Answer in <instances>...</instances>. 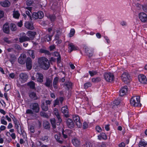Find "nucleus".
<instances>
[{"label": "nucleus", "mask_w": 147, "mask_h": 147, "mask_svg": "<svg viewBox=\"0 0 147 147\" xmlns=\"http://www.w3.org/2000/svg\"><path fill=\"white\" fill-rule=\"evenodd\" d=\"M38 63L40 68L44 70H47L50 67V63L48 60L44 57H41L39 58Z\"/></svg>", "instance_id": "obj_1"}, {"label": "nucleus", "mask_w": 147, "mask_h": 147, "mask_svg": "<svg viewBox=\"0 0 147 147\" xmlns=\"http://www.w3.org/2000/svg\"><path fill=\"white\" fill-rule=\"evenodd\" d=\"M130 103L131 105L134 107L141 106L140 103V97L139 96H134L131 98L130 100Z\"/></svg>", "instance_id": "obj_2"}, {"label": "nucleus", "mask_w": 147, "mask_h": 147, "mask_svg": "<svg viewBox=\"0 0 147 147\" xmlns=\"http://www.w3.org/2000/svg\"><path fill=\"white\" fill-rule=\"evenodd\" d=\"M104 77L106 80L108 82H111L114 80V75L110 72L105 73Z\"/></svg>", "instance_id": "obj_3"}, {"label": "nucleus", "mask_w": 147, "mask_h": 147, "mask_svg": "<svg viewBox=\"0 0 147 147\" xmlns=\"http://www.w3.org/2000/svg\"><path fill=\"white\" fill-rule=\"evenodd\" d=\"M121 78L122 81L125 83H129L130 81V76L128 74L127 72H124L122 74Z\"/></svg>", "instance_id": "obj_4"}, {"label": "nucleus", "mask_w": 147, "mask_h": 147, "mask_svg": "<svg viewBox=\"0 0 147 147\" xmlns=\"http://www.w3.org/2000/svg\"><path fill=\"white\" fill-rule=\"evenodd\" d=\"M19 77V80L22 83L26 82L28 79V76L27 74L24 73L20 74Z\"/></svg>", "instance_id": "obj_5"}, {"label": "nucleus", "mask_w": 147, "mask_h": 147, "mask_svg": "<svg viewBox=\"0 0 147 147\" xmlns=\"http://www.w3.org/2000/svg\"><path fill=\"white\" fill-rule=\"evenodd\" d=\"M73 119L77 127L79 128L81 127L82 126V123L80 121L79 116L77 115H74L73 116Z\"/></svg>", "instance_id": "obj_6"}, {"label": "nucleus", "mask_w": 147, "mask_h": 147, "mask_svg": "<svg viewBox=\"0 0 147 147\" xmlns=\"http://www.w3.org/2000/svg\"><path fill=\"white\" fill-rule=\"evenodd\" d=\"M53 113L57 117L58 119V122H57L56 124L57 125H59L62 121V119L58 112V110L57 108H55L54 109Z\"/></svg>", "instance_id": "obj_7"}, {"label": "nucleus", "mask_w": 147, "mask_h": 147, "mask_svg": "<svg viewBox=\"0 0 147 147\" xmlns=\"http://www.w3.org/2000/svg\"><path fill=\"white\" fill-rule=\"evenodd\" d=\"M30 107L35 113H38L39 112V108L38 103L35 102L31 104Z\"/></svg>", "instance_id": "obj_8"}, {"label": "nucleus", "mask_w": 147, "mask_h": 147, "mask_svg": "<svg viewBox=\"0 0 147 147\" xmlns=\"http://www.w3.org/2000/svg\"><path fill=\"white\" fill-rule=\"evenodd\" d=\"M139 17L141 21L143 22H147V15L144 12L140 13L139 14Z\"/></svg>", "instance_id": "obj_9"}, {"label": "nucleus", "mask_w": 147, "mask_h": 147, "mask_svg": "<svg viewBox=\"0 0 147 147\" xmlns=\"http://www.w3.org/2000/svg\"><path fill=\"white\" fill-rule=\"evenodd\" d=\"M139 81L141 83L146 84L147 83V80L145 76L143 74H141L138 76Z\"/></svg>", "instance_id": "obj_10"}, {"label": "nucleus", "mask_w": 147, "mask_h": 147, "mask_svg": "<svg viewBox=\"0 0 147 147\" xmlns=\"http://www.w3.org/2000/svg\"><path fill=\"white\" fill-rule=\"evenodd\" d=\"M128 89L127 86H125L122 87L120 90L119 95L120 96H123L126 94L127 92Z\"/></svg>", "instance_id": "obj_11"}, {"label": "nucleus", "mask_w": 147, "mask_h": 147, "mask_svg": "<svg viewBox=\"0 0 147 147\" xmlns=\"http://www.w3.org/2000/svg\"><path fill=\"white\" fill-rule=\"evenodd\" d=\"M26 65L27 69L30 70L31 69L32 67V61L30 57H28L27 58Z\"/></svg>", "instance_id": "obj_12"}, {"label": "nucleus", "mask_w": 147, "mask_h": 147, "mask_svg": "<svg viewBox=\"0 0 147 147\" xmlns=\"http://www.w3.org/2000/svg\"><path fill=\"white\" fill-rule=\"evenodd\" d=\"M52 80L48 78H46V82L44 84L46 86L50 88H52Z\"/></svg>", "instance_id": "obj_13"}, {"label": "nucleus", "mask_w": 147, "mask_h": 147, "mask_svg": "<svg viewBox=\"0 0 147 147\" xmlns=\"http://www.w3.org/2000/svg\"><path fill=\"white\" fill-rule=\"evenodd\" d=\"M67 126L69 128H72L74 126V123L73 120L70 119H68L66 120Z\"/></svg>", "instance_id": "obj_14"}, {"label": "nucleus", "mask_w": 147, "mask_h": 147, "mask_svg": "<svg viewBox=\"0 0 147 147\" xmlns=\"http://www.w3.org/2000/svg\"><path fill=\"white\" fill-rule=\"evenodd\" d=\"M61 111L65 117H69V112L67 106L62 107L61 108Z\"/></svg>", "instance_id": "obj_15"}, {"label": "nucleus", "mask_w": 147, "mask_h": 147, "mask_svg": "<svg viewBox=\"0 0 147 147\" xmlns=\"http://www.w3.org/2000/svg\"><path fill=\"white\" fill-rule=\"evenodd\" d=\"M59 80V78L58 77H56L53 79V87L55 89H57L58 88Z\"/></svg>", "instance_id": "obj_16"}, {"label": "nucleus", "mask_w": 147, "mask_h": 147, "mask_svg": "<svg viewBox=\"0 0 147 147\" xmlns=\"http://www.w3.org/2000/svg\"><path fill=\"white\" fill-rule=\"evenodd\" d=\"M26 56L23 55H21L18 59V62L21 64H24L26 62Z\"/></svg>", "instance_id": "obj_17"}, {"label": "nucleus", "mask_w": 147, "mask_h": 147, "mask_svg": "<svg viewBox=\"0 0 147 147\" xmlns=\"http://www.w3.org/2000/svg\"><path fill=\"white\" fill-rule=\"evenodd\" d=\"M36 79L38 82L40 83L43 81V76L42 74L40 73H37L36 75Z\"/></svg>", "instance_id": "obj_18"}, {"label": "nucleus", "mask_w": 147, "mask_h": 147, "mask_svg": "<svg viewBox=\"0 0 147 147\" xmlns=\"http://www.w3.org/2000/svg\"><path fill=\"white\" fill-rule=\"evenodd\" d=\"M29 96L32 99L34 100H36L38 99V97L36 95V93L35 92L31 91L28 94Z\"/></svg>", "instance_id": "obj_19"}, {"label": "nucleus", "mask_w": 147, "mask_h": 147, "mask_svg": "<svg viewBox=\"0 0 147 147\" xmlns=\"http://www.w3.org/2000/svg\"><path fill=\"white\" fill-rule=\"evenodd\" d=\"M3 32L7 34H9V27L7 23L5 24L3 26Z\"/></svg>", "instance_id": "obj_20"}, {"label": "nucleus", "mask_w": 147, "mask_h": 147, "mask_svg": "<svg viewBox=\"0 0 147 147\" xmlns=\"http://www.w3.org/2000/svg\"><path fill=\"white\" fill-rule=\"evenodd\" d=\"M68 46L70 53L71 52L73 51L77 50L78 49L77 47L74 45L72 43H69L68 44Z\"/></svg>", "instance_id": "obj_21"}, {"label": "nucleus", "mask_w": 147, "mask_h": 147, "mask_svg": "<svg viewBox=\"0 0 147 147\" xmlns=\"http://www.w3.org/2000/svg\"><path fill=\"white\" fill-rule=\"evenodd\" d=\"M20 42H22L30 40V38L25 35H23L21 36L19 38Z\"/></svg>", "instance_id": "obj_22"}, {"label": "nucleus", "mask_w": 147, "mask_h": 147, "mask_svg": "<svg viewBox=\"0 0 147 147\" xmlns=\"http://www.w3.org/2000/svg\"><path fill=\"white\" fill-rule=\"evenodd\" d=\"M1 5L4 7H8L10 5V3L8 0H5L0 2Z\"/></svg>", "instance_id": "obj_23"}, {"label": "nucleus", "mask_w": 147, "mask_h": 147, "mask_svg": "<svg viewBox=\"0 0 147 147\" xmlns=\"http://www.w3.org/2000/svg\"><path fill=\"white\" fill-rule=\"evenodd\" d=\"M85 52L87 55L89 57H91L93 55V50L89 48H85Z\"/></svg>", "instance_id": "obj_24"}, {"label": "nucleus", "mask_w": 147, "mask_h": 147, "mask_svg": "<svg viewBox=\"0 0 147 147\" xmlns=\"http://www.w3.org/2000/svg\"><path fill=\"white\" fill-rule=\"evenodd\" d=\"M45 100L43 99L41 101V107L42 109L45 111H47L48 110V107L46 105H45Z\"/></svg>", "instance_id": "obj_25"}, {"label": "nucleus", "mask_w": 147, "mask_h": 147, "mask_svg": "<svg viewBox=\"0 0 147 147\" xmlns=\"http://www.w3.org/2000/svg\"><path fill=\"white\" fill-rule=\"evenodd\" d=\"M64 85L68 89L72 88L73 86L72 83L69 80H66Z\"/></svg>", "instance_id": "obj_26"}, {"label": "nucleus", "mask_w": 147, "mask_h": 147, "mask_svg": "<svg viewBox=\"0 0 147 147\" xmlns=\"http://www.w3.org/2000/svg\"><path fill=\"white\" fill-rule=\"evenodd\" d=\"M54 34V32H53L51 34H47L43 38L45 41L49 42L51 40V38Z\"/></svg>", "instance_id": "obj_27"}, {"label": "nucleus", "mask_w": 147, "mask_h": 147, "mask_svg": "<svg viewBox=\"0 0 147 147\" xmlns=\"http://www.w3.org/2000/svg\"><path fill=\"white\" fill-rule=\"evenodd\" d=\"M72 142L73 144L76 146H78L80 144V140L76 138H74L72 139Z\"/></svg>", "instance_id": "obj_28"}, {"label": "nucleus", "mask_w": 147, "mask_h": 147, "mask_svg": "<svg viewBox=\"0 0 147 147\" xmlns=\"http://www.w3.org/2000/svg\"><path fill=\"white\" fill-rule=\"evenodd\" d=\"M25 8L27 9L29 11H26V14L27 15L28 17L30 18V19L32 20V17L31 15V14L30 11L31 13L32 8L30 7H25Z\"/></svg>", "instance_id": "obj_29"}, {"label": "nucleus", "mask_w": 147, "mask_h": 147, "mask_svg": "<svg viewBox=\"0 0 147 147\" xmlns=\"http://www.w3.org/2000/svg\"><path fill=\"white\" fill-rule=\"evenodd\" d=\"M25 27L29 29L32 30L34 29V27L32 23L29 22H27L25 23Z\"/></svg>", "instance_id": "obj_30"}, {"label": "nucleus", "mask_w": 147, "mask_h": 147, "mask_svg": "<svg viewBox=\"0 0 147 147\" xmlns=\"http://www.w3.org/2000/svg\"><path fill=\"white\" fill-rule=\"evenodd\" d=\"M36 34L35 32H33L31 31H28L27 32V35L29 36L30 38H33L35 35Z\"/></svg>", "instance_id": "obj_31"}, {"label": "nucleus", "mask_w": 147, "mask_h": 147, "mask_svg": "<svg viewBox=\"0 0 147 147\" xmlns=\"http://www.w3.org/2000/svg\"><path fill=\"white\" fill-rule=\"evenodd\" d=\"M61 135L60 134H55V138L57 140V141L60 143L61 144L63 142V141L61 139H60Z\"/></svg>", "instance_id": "obj_32"}, {"label": "nucleus", "mask_w": 147, "mask_h": 147, "mask_svg": "<svg viewBox=\"0 0 147 147\" xmlns=\"http://www.w3.org/2000/svg\"><path fill=\"white\" fill-rule=\"evenodd\" d=\"M19 125V124H18L15 125V127L17 129V131L19 134H23L24 132V131L23 130H22L21 128H20Z\"/></svg>", "instance_id": "obj_33"}, {"label": "nucleus", "mask_w": 147, "mask_h": 147, "mask_svg": "<svg viewBox=\"0 0 147 147\" xmlns=\"http://www.w3.org/2000/svg\"><path fill=\"white\" fill-rule=\"evenodd\" d=\"M28 86L30 87L32 89H34L35 88V84L33 81H31L28 83Z\"/></svg>", "instance_id": "obj_34"}, {"label": "nucleus", "mask_w": 147, "mask_h": 147, "mask_svg": "<svg viewBox=\"0 0 147 147\" xmlns=\"http://www.w3.org/2000/svg\"><path fill=\"white\" fill-rule=\"evenodd\" d=\"M20 15L18 11H14L13 12V16L16 18H18Z\"/></svg>", "instance_id": "obj_35"}, {"label": "nucleus", "mask_w": 147, "mask_h": 147, "mask_svg": "<svg viewBox=\"0 0 147 147\" xmlns=\"http://www.w3.org/2000/svg\"><path fill=\"white\" fill-rule=\"evenodd\" d=\"M50 121L53 127L54 128H56V120L55 118H53L50 119Z\"/></svg>", "instance_id": "obj_36"}, {"label": "nucleus", "mask_w": 147, "mask_h": 147, "mask_svg": "<svg viewBox=\"0 0 147 147\" xmlns=\"http://www.w3.org/2000/svg\"><path fill=\"white\" fill-rule=\"evenodd\" d=\"M120 101L118 100H114L113 102V105L112 107L113 108H115V105L117 107L120 104Z\"/></svg>", "instance_id": "obj_37"}, {"label": "nucleus", "mask_w": 147, "mask_h": 147, "mask_svg": "<svg viewBox=\"0 0 147 147\" xmlns=\"http://www.w3.org/2000/svg\"><path fill=\"white\" fill-rule=\"evenodd\" d=\"M28 53L29 55L33 59L35 58L34 52L32 50H30L28 51Z\"/></svg>", "instance_id": "obj_38"}, {"label": "nucleus", "mask_w": 147, "mask_h": 147, "mask_svg": "<svg viewBox=\"0 0 147 147\" xmlns=\"http://www.w3.org/2000/svg\"><path fill=\"white\" fill-rule=\"evenodd\" d=\"M147 144V143L143 140H141L139 144V147H145Z\"/></svg>", "instance_id": "obj_39"}, {"label": "nucleus", "mask_w": 147, "mask_h": 147, "mask_svg": "<svg viewBox=\"0 0 147 147\" xmlns=\"http://www.w3.org/2000/svg\"><path fill=\"white\" fill-rule=\"evenodd\" d=\"M11 30L12 31H15L17 30L16 26V24L11 23L10 25Z\"/></svg>", "instance_id": "obj_40"}, {"label": "nucleus", "mask_w": 147, "mask_h": 147, "mask_svg": "<svg viewBox=\"0 0 147 147\" xmlns=\"http://www.w3.org/2000/svg\"><path fill=\"white\" fill-rule=\"evenodd\" d=\"M101 80V78L99 77L93 78L92 79V82L94 83L98 82Z\"/></svg>", "instance_id": "obj_41"}, {"label": "nucleus", "mask_w": 147, "mask_h": 147, "mask_svg": "<svg viewBox=\"0 0 147 147\" xmlns=\"http://www.w3.org/2000/svg\"><path fill=\"white\" fill-rule=\"evenodd\" d=\"M40 51L41 53H44L46 55H50V53L49 51L44 49H41L40 50Z\"/></svg>", "instance_id": "obj_42"}, {"label": "nucleus", "mask_w": 147, "mask_h": 147, "mask_svg": "<svg viewBox=\"0 0 147 147\" xmlns=\"http://www.w3.org/2000/svg\"><path fill=\"white\" fill-rule=\"evenodd\" d=\"M38 18L40 19H42L44 16V15L43 13L41 11H39L37 12Z\"/></svg>", "instance_id": "obj_43"}, {"label": "nucleus", "mask_w": 147, "mask_h": 147, "mask_svg": "<svg viewBox=\"0 0 147 147\" xmlns=\"http://www.w3.org/2000/svg\"><path fill=\"white\" fill-rule=\"evenodd\" d=\"M59 102L58 98H57L54 101L53 107H55L56 105H59Z\"/></svg>", "instance_id": "obj_44"}, {"label": "nucleus", "mask_w": 147, "mask_h": 147, "mask_svg": "<svg viewBox=\"0 0 147 147\" xmlns=\"http://www.w3.org/2000/svg\"><path fill=\"white\" fill-rule=\"evenodd\" d=\"M1 123L2 124L5 125H6L7 124V122L4 119V117L3 116L1 119Z\"/></svg>", "instance_id": "obj_45"}, {"label": "nucleus", "mask_w": 147, "mask_h": 147, "mask_svg": "<svg viewBox=\"0 0 147 147\" xmlns=\"http://www.w3.org/2000/svg\"><path fill=\"white\" fill-rule=\"evenodd\" d=\"M89 73L91 76H93L97 74V72L96 71H89Z\"/></svg>", "instance_id": "obj_46"}, {"label": "nucleus", "mask_w": 147, "mask_h": 147, "mask_svg": "<svg viewBox=\"0 0 147 147\" xmlns=\"http://www.w3.org/2000/svg\"><path fill=\"white\" fill-rule=\"evenodd\" d=\"M49 18L52 22L54 21L56 19V17L55 15H50L49 16Z\"/></svg>", "instance_id": "obj_47"}, {"label": "nucleus", "mask_w": 147, "mask_h": 147, "mask_svg": "<svg viewBox=\"0 0 147 147\" xmlns=\"http://www.w3.org/2000/svg\"><path fill=\"white\" fill-rule=\"evenodd\" d=\"M8 134H9V135H10L12 139H15L16 138V136L15 133H13L11 134H10L9 132H7L6 133V135L7 136H8Z\"/></svg>", "instance_id": "obj_48"}, {"label": "nucleus", "mask_w": 147, "mask_h": 147, "mask_svg": "<svg viewBox=\"0 0 147 147\" xmlns=\"http://www.w3.org/2000/svg\"><path fill=\"white\" fill-rule=\"evenodd\" d=\"M43 126L46 129H49V123L47 121L44 122L43 123Z\"/></svg>", "instance_id": "obj_49"}, {"label": "nucleus", "mask_w": 147, "mask_h": 147, "mask_svg": "<svg viewBox=\"0 0 147 147\" xmlns=\"http://www.w3.org/2000/svg\"><path fill=\"white\" fill-rule=\"evenodd\" d=\"M38 15L37 13L34 12L32 14V18L33 19L36 20L38 18Z\"/></svg>", "instance_id": "obj_50"}, {"label": "nucleus", "mask_w": 147, "mask_h": 147, "mask_svg": "<svg viewBox=\"0 0 147 147\" xmlns=\"http://www.w3.org/2000/svg\"><path fill=\"white\" fill-rule=\"evenodd\" d=\"M91 85H92L91 83L90 82L86 83L84 84V88L85 89H87L89 87H90Z\"/></svg>", "instance_id": "obj_51"}, {"label": "nucleus", "mask_w": 147, "mask_h": 147, "mask_svg": "<svg viewBox=\"0 0 147 147\" xmlns=\"http://www.w3.org/2000/svg\"><path fill=\"white\" fill-rule=\"evenodd\" d=\"M33 1L32 0H27L26 3L28 6H30L32 4Z\"/></svg>", "instance_id": "obj_52"}, {"label": "nucleus", "mask_w": 147, "mask_h": 147, "mask_svg": "<svg viewBox=\"0 0 147 147\" xmlns=\"http://www.w3.org/2000/svg\"><path fill=\"white\" fill-rule=\"evenodd\" d=\"M88 124L86 122H84L83 123V128L85 129L88 128Z\"/></svg>", "instance_id": "obj_53"}, {"label": "nucleus", "mask_w": 147, "mask_h": 147, "mask_svg": "<svg viewBox=\"0 0 147 147\" xmlns=\"http://www.w3.org/2000/svg\"><path fill=\"white\" fill-rule=\"evenodd\" d=\"M29 129L30 131L32 133H34V126H30L29 127Z\"/></svg>", "instance_id": "obj_54"}, {"label": "nucleus", "mask_w": 147, "mask_h": 147, "mask_svg": "<svg viewBox=\"0 0 147 147\" xmlns=\"http://www.w3.org/2000/svg\"><path fill=\"white\" fill-rule=\"evenodd\" d=\"M100 135L102 136V138L104 139H106L107 138V136L104 133H101Z\"/></svg>", "instance_id": "obj_55"}, {"label": "nucleus", "mask_w": 147, "mask_h": 147, "mask_svg": "<svg viewBox=\"0 0 147 147\" xmlns=\"http://www.w3.org/2000/svg\"><path fill=\"white\" fill-rule=\"evenodd\" d=\"M58 98L59 99V102H60L61 104L63 102L65 99L63 97H60Z\"/></svg>", "instance_id": "obj_56"}, {"label": "nucleus", "mask_w": 147, "mask_h": 147, "mask_svg": "<svg viewBox=\"0 0 147 147\" xmlns=\"http://www.w3.org/2000/svg\"><path fill=\"white\" fill-rule=\"evenodd\" d=\"M75 30L74 29H71V30L70 33L69 34V36L70 37L72 36L75 33Z\"/></svg>", "instance_id": "obj_57"}, {"label": "nucleus", "mask_w": 147, "mask_h": 147, "mask_svg": "<svg viewBox=\"0 0 147 147\" xmlns=\"http://www.w3.org/2000/svg\"><path fill=\"white\" fill-rule=\"evenodd\" d=\"M96 131L99 133L102 130L101 128L99 126H96Z\"/></svg>", "instance_id": "obj_58"}, {"label": "nucleus", "mask_w": 147, "mask_h": 147, "mask_svg": "<svg viewBox=\"0 0 147 147\" xmlns=\"http://www.w3.org/2000/svg\"><path fill=\"white\" fill-rule=\"evenodd\" d=\"M121 25L123 26H125L127 25V23L125 21H122L120 23Z\"/></svg>", "instance_id": "obj_59"}, {"label": "nucleus", "mask_w": 147, "mask_h": 147, "mask_svg": "<svg viewBox=\"0 0 147 147\" xmlns=\"http://www.w3.org/2000/svg\"><path fill=\"white\" fill-rule=\"evenodd\" d=\"M45 102L46 103V105L48 106V105H50L51 103V100H45Z\"/></svg>", "instance_id": "obj_60"}, {"label": "nucleus", "mask_w": 147, "mask_h": 147, "mask_svg": "<svg viewBox=\"0 0 147 147\" xmlns=\"http://www.w3.org/2000/svg\"><path fill=\"white\" fill-rule=\"evenodd\" d=\"M26 113L27 114H33V111L31 109H28L26 111Z\"/></svg>", "instance_id": "obj_61"}, {"label": "nucleus", "mask_w": 147, "mask_h": 147, "mask_svg": "<svg viewBox=\"0 0 147 147\" xmlns=\"http://www.w3.org/2000/svg\"><path fill=\"white\" fill-rule=\"evenodd\" d=\"M142 8L143 10L145 12H147V5H143Z\"/></svg>", "instance_id": "obj_62"}, {"label": "nucleus", "mask_w": 147, "mask_h": 147, "mask_svg": "<svg viewBox=\"0 0 147 147\" xmlns=\"http://www.w3.org/2000/svg\"><path fill=\"white\" fill-rule=\"evenodd\" d=\"M12 116L14 118V123L15 124V125H16L18 124H19V121L16 119V118L14 117V116L13 115H12Z\"/></svg>", "instance_id": "obj_63"}, {"label": "nucleus", "mask_w": 147, "mask_h": 147, "mask_svg": "<svg viewBox=\"0 0 147 147\" xmlns=\"http://www.w3.org/2000/svg\"><path fill=\"white\" fill-rule=\"evenodd\" d=\"M125 146V144L123 142H122L119 145V147H124Z\"/></svg>", "instance_id": "obj_64"}]
</instances>
